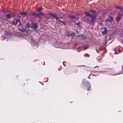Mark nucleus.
Segmentation results:
<instances>
[{
  "instance_id": "obj_6",
  "label": "nucleus",
  "mask_w": 123,
  "mask_h": 123,
  "mask_svg": "<svg viewBox=\"0 0 123 123\" xmlns=\"http://www.w3.org/2000/svg\"><path fill=\"white\" fill-rule=\"evenodd\" d=\"M30 25L28 23H27L26 25V27H30Z\"/></svg>"
},
{
  "instance_id": "obj_10",
  "label": "nucleus",
  "mask_w": 123,
  "mask_h": 123,
  "mask_svg": "<svg viewBox=\"0 0 123 123\" xmlns=\"http://www.w3.org/2000/svg\"><path fill=\"white\" fill-rule=\"evenodd\" d=\"M72 18H74V17H72Z\"/></svg>"
},
{
  "instance_id": "obj_5",
  "label": "nucleus",
  "mask_w": 123,
  "mask_h": 123,
  "mask_svg": "<svg viewBox=\"0 0 123 123\" xmlns=\"http://www.w3.org/2000/svg\"><path fill=\"white\" fill-rule=\"evenodd\" d=\"M17 23L16 21V20H14L13 21V23L15 25Z\"/></svg>"
},
{
  "instance_id": "obj_1",
  "label": "nucleus",
  "mask_w": 123,
  "mask_h": 123,
  "mask_svg": "<svg viewBox=\"0 0 123 123\" xmlns=\"http://www.w3.org/2000/svg\"><path fill=\"white\" fill-rule=\"evenodd\" d=\"M32 28L34 30L36 29L37 27V26L36 24H33L32 26Z\"/></svg>"
},
{
  "instance_id": "obj_8",
  "label": "nucleus",
  "mask_w": 123,
  "mask_h": 123,
  "mask_svg": "<svg viewBox=\"0 0 123 123\" xmlns=\"http://www.w3.org/2000/svg\"><path fill=\"white\" fill-rule=\"evenodd\" d=\"M7 17L8 18H10V16L8 15H7Z\"/></svg>"
},
{
  "instance_id": "obj_2",
  "label": "nucleus",
  "mask_w": 123,
  "mask_h": 123,
  "mask_svg": "<svg viewBox=\"0 0 123 123\" xmlns=\"http://www.w3.org/2000/svg\"><path fill=\"white\" fill-rule=\"evenodd\" d=\"M107 32V30L106 28H105L104 29V31L102 32V33L103 34H105Z\"/></svg>"
},
{
  "instance_id": "obj_11",
  "label": "nucleus",
  "mask_w": 123,
  "mask_h": 123,
  "mask_svg": "<svg viewBox=\"0 0 123 123\" xmlns=\"http://www.w3.org/2000/svg\"><path fill=\"white\" fill-rule=\"evenodd\" d=\"M23 14H25V13H23Z\"/></svg>"
},
{
  "instance_id": "obj_7",
  "label": "nucleus",
  "mask_w": 123,
  "mask_h": 123,
  "mask_svg": "<svg viewBox=\"0 0 123 123\" xmlns=\"http://www.w3.org/2000/svg\"><path fill=\"white\" fill-rule=\"evenodd\" d=\"M85 14L86 15H87V16H89V13H87V12H85Z\"/></svg>"
},
{
  "instance_id": "obj_9",
  "label": "nucleus",
  "mask_w": 123,
  "mask_h": 123,
  "mask_svg": "<svg viewBox=\"0 0 123 123\" xmlns=\"http://www.w3.org/2000/svg\"><path fill=\"white\" fill-rule=\"evenodd\" d=\"M123 73V71L122 72V73H120V74H121V73Z\"/></svg>"
},
{
  "instance_id": "obj_3",
  "label": "nucleus",
  "mask_w": 123,
  "mask_h": 123,
  "mask_svg": "<svg viewBox=\"0 0 123 123\" xmlns=\"http://www.w3.org/2000/svg\"><path fill=\"white\" fill-rule=\"evenodd\" d=\"M121 16L120 15L119 16L117 17L116 18V19L117 21L119 20Z\"/></svg>"
},
{
  "instance_id": "obj_4",
  "label": "nucleus",
  "mask_w": 123,
  "mask_h": 123,
  "mask_svg": "<svg viewBox=\"0 0 123 123\" xmlns=\"http://www.w3.org/2000/svg\"><path fill=\"white\" fill-rule=\"evenodd\" d=\"M41 10V7H39V8L37 10V11H39Z\"/></svg>"
}]
</instances>
